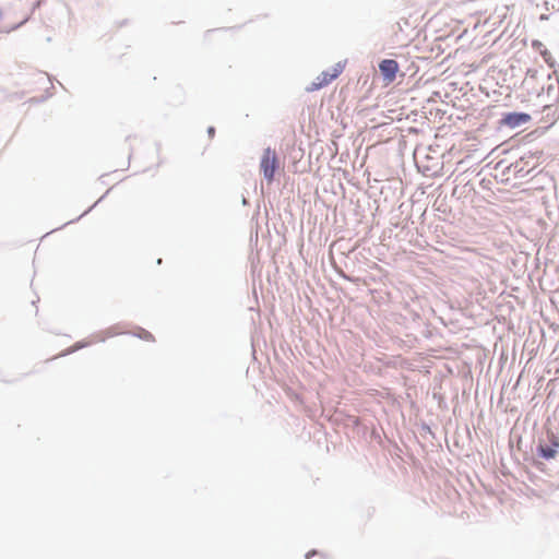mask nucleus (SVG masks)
I'll return each instance as SVG.
<instances>
[{
    "label": "nucleus",
    "instance_id": "20e7f679",
    "mask_svg": "<svg viewBox=\"0 0 559 559\" xmlns=\"http://www.w3.org/2000/svg\"><path fill=\"white\" fill-rule=\"evenodd\" d=\"M532 116L524 111H508L502 114L499 123L501 127L515 129L531 121Z\"/></svg>",
    "mask_w": 559,
    "mask_h": 559
},
{
    "label": "nucleus",
    "instance_id": "39448f33",
    "mask_svg": "<svg viewBox=\"0 0 559 559\" xmlns=\"http://www.w3.org/2000/svg\"><path fill=\"white\" fill-rule=\"evenodd\" d=\"M122 333L123 332L120 330L119 325H112V326L108 328L106 331H104L103 333L95 335L97 337L96 340L88 341L85 338V340L78 341L76 343L73 344L70 353L85 348L96 341L105 342L107 337H112L115 335H119Z\"/></svg>",
    "mask_w": 559,
    "mask_h": 559
},
{
    "label": "nucleus",
    "instance_id": "dca6fc26",
    "mask_svg": "<svg viewBox=\"0 0 559 559\" xmlns=\"http://www.w3.org/2000/svg\"><path fill=\"white\" fill-rule=\"evenodd\" d=\"M338 275L345 280V281H348V282H352V283H355L356 280L353 277V276H349L347 275L346 273H344L343 271L338 272Z\"/></svg>",
    "mask_w": 559,
    "mask_h": 559
},
{
    "label": "nucleus",
    "instance_id": "c85d7f7f",
    "mask_svg": "<svg viewBox=\"0 0 559 559\" xmlns=\"http://www.w3.org/2000/svg\"><path fill=\"white\" fill-rule=\"evenodd\" d=\"M162 263V259H157V264H160Z\"/></svg>",
    "mask_w": 559,
    "mask_h": 559
},
{
    "label": "nucleus",
    "instance_id": "f03ea898",
    "mask_svg": "<svg viewBox=\"0 0 559 559\" xmlns=\"http://www.w3.org/2000/svg\"><path fill=\"white\" fill-rule=\"evenodd\" d=\"M536 166L537 163L534 162V155L524 154L520 159L512 163L508 169L513 173L515 178L524 179L526 177H534L533 171Z\"/></svg>",
    "mask_w": 559,
    "mask_h": 559
},
{
    "label": "nucleus",
    "instance_id": "a878e982",
    "mask_svg": "<svg viewBox=\"0 0 559 559\" xmlns=\"http://www.w3.org/2000/svg\"><path fill=\"white\" fill-rule=\"evenodd\" d=\"M527 74L533 75V71L531 69H528Z\"/></svg>",
    "mask_w": 559,
    "mask_h": 559
},
{
    "label": "nucleus",
    "instance_id": "f3484780",
    "mask_svg": "<svg viewBox=\"0 0 559 559\" xmlns=\"http://www.w3.org/2000/svg\"><path fill=\"white\" fill-rule=\"evenodd\" d=\"M532 47L536 50L540 49L544 47L543 43L538 39H533L532 40Z\"/></svg>",
    "mask_w": 559,
    "mask_h": 559
},
{
    "label": "nucleus",
    "instance_id": "1a4fd4ad",
    "mask_svg": "<svg viewBox=\"0 0 559 559\" xmlns=\"http://www.w3.org/2000/svg\"><path fill=\"white\" fill-rule=\"evenodd\" d=\"M112 188H109L94 204H92L86 211H84L79 217L74 218V219H71L69 222H67L63 226H67L69 224H72V223H75L78 222L79 219H81L83 216H85L86 214H88L97 204H99L106 197L107 194L110 192Z\"/></svg>",
    "mask_w": 559,
    "mask_h": 559
},
{
    "label": "nucleus",
    "instance_id": "ddd939ff",
    "mask_svg": "<svg viewBox=\"0 0 559 559\" xmlns=\"http://www.w3.org/2000/svg\"><path fill=\"white\" fill-rule=\"evenodd\" d=\"M538 51H539L540 56L543 57V59L545 60V62L549 67L555 66V61L552 60L551 53L547 48L543 47V48L538 49Z\"/></svg>",
    "mask_w": 559,
    "mask_h": 559
},
{
    "label": "nucleus",
    "instance_id": "0eeeda50",
    "mask_svg": "<svg viewBox=\"0 0 559 559\" xmlns=\"http://www.w3.org/2000/svg\"><path fill=\"white\" fill-rule=\"evenodd\" d=\"M539 114V121L547 123L545 128L549 129L550 127L554 126V123L557 121L559 117V106L556 104H547L543 107Z\"/></svg>",
    "mask_w": 559,
    "mask_h": 559
},
{
    "label": "nucleus",
    "instance_id": "423d86ee",
    "mask_svg": "<svg viewBox=\"0 0 559 559\" xmlns=\"http://www.w3.org/2000/svg\"><path fill=\"white\" fill-rule=\"evenodd\" d=\"M379 72L385 82H393L400 70L399 62L395 59H382L379 64Z\"/></svg>",
    "mask_w": 559,
    "mask_h": 559
},
{
    "label": "nucleus",
    "instance_id": "5701e85b",
    "mask_svg": "<svg viewBox=\"0 0 559 559\" xmlns=\"http://www.w3.org/2000/svg\"><path fill=\"white\" fill-rule=\"evenodd\" d=\"M241 203H242V205H248L249 204L248 199L243 194L241 195Z\"/></svg>",
    "mask_w": 559,
    "mask_h": 559
},
{
    "label": "nucleus",
    "instance_id": "4be33fe9",
    "mask_svg": "<svg viewBox=\"0 0 559 559\" xmlns=\"http://www.w3.org/2000/svg\"><path fill=\"white\" fill-rule=\"evenodd\" d=\"M554 91H555V86H554V84H549V85L547 86V94H548V95H550V93H551V92H554Z\"/></svg>",
    "mask_w": 559,
    "mask_h": 559
},
{
    "label": "nucleus",
    "instance_id": "cd10ccee",
    "mask_svg": "<svg viewBox=\"0 0 559 559\" xmlns=\"http://www.w3.org/2000/svg\"><path fill=\"white\" fill-rule=\"evenodd\" d=\"M547 19V15H542L540 16V20H546Z\"/></svg>",
    "mask_w": 559,
    "mask_h": 559
},
{
    "label": "nucleus",
    "instance_id": "6ab92c4d",
    "mask_svg": "<svg viewBox=\"0 0 559 559\" xmlns=\"http://www.w3.org/2000/svg\"><path fill=\"white\" fill-rule=\"evenodd\" d=\"M206 132H207L209 138L213 139L215 136L216 129H215V127L210 126V127H207Z\"/></svg>",
    "mask_w": 559,
    "mask_h": 559
},
{
    "label": "nucleus",
    "instance_id": "9b49d317",
    "mask_svg": "<svg viewBox=\"0 0 559 559\" xmlns=\"http://www.w3.org/2000/svg\"><path fill=\"white\" fill-rule=\"evenodd\" d=\"M133 336L138 337V338H141V340H144V341H150V342H154L155 341V337L154 335L148 332L147 330L143 329V328H138L136 329V332H133L131 333Z\"/></svg>",
    "mask_w": 559,
    "mask_h": 559
},
{
    "label": "nucleus",
    "instance_id": "bb28decb",
    "mask_svg": "<svg viewBox=\"0 0 559 559\" xmlns=\"http://www.w3.org/2000/svg\"><path fill=\"white\" fill-rule=\"evenodd\" d=\"M527 74L533 75V71L531 69H528Z\"/></svg>",
    "mask_w": 559,
    "mask_h": 559
},
{
    "label": "nucleus",
    "instance_id": "7ed1b4c3",
    "mask_svg": "<svg viewBox=\"0 0 559 559\" xmlns=\"http://www.w3.org/2000/svg\"><path fill=\"white\" fill-rule=\"evenodd\" d=\"M546 442L544 439H540L536 447V454L538 457L549 461L556 457L559 449V438L554 432H547Z\"/></svg>",
    "mask_w": 559,
    "mask_h": 559
},
{
    "label": "nucleus",
    "instance_id": "2eb2a0df",
    "mask_svg": "<svg viewBox=\"0 0 559 559\" xmlns=\"http://www.w3.org/2000/svg\"><path fill=\"white\" fill-rule=\"evenodd\" d=\"M46 95H41L40 97H35L33 98L36 103H41L44 100H46L47 98H49L51 96V93L47 90L46 91Z\"/></svg>",
    "mask_w": 559,
    "mask_h": 559
},
{
    "label": "nucleus",
    "instance_id": "6e6552de",
    "mask_svg": "<svg viewBox=\"0 0 559 559\" xmlns=\"http://www.w3.org/2000/svg\"><path fill=\"white\" fill-rule=\"evenodd\" d=\"M332 78L330 75V71H323L321 74L309 85L306 87L307 92L319 91L332 82Z\"/></svg>",
    "mask_w": 559,
    "mask_h": 559
},
{
    "label": "nucleus",
    "instance_id": "4468645a",
    "mask_svg": "<svg viewBox=\"0 0 559 559\" xmlns=\"http://www.w3.org/2000/svg\"><path fill=\"white\" fill-rule=\"evenodd\" d=\"M347 420H348V423H349L353 427H359V426H360V419H359L357 416L348 415V416H347Z\"/></svg>",
    "mask_w": 559,
    "mask_h": 559
},
{
    "label": "nucleus",
    "instance_id": "b1692460",
    "mask_svg": "<svg viewBox=\"0 0 559 559\" xmlns=\"http://www.w3.org/2000/svg\"><path fill=\"white\" fill-rule=\"evenodd\" d=\"M316 554H318V550L312 549V550H310V551L306 555V557H307V559H308L310 556H313V555H316Z\"/></svg>",
    "mask_w": 559,
    "mask_h": 559
},
{
    "label": "nucleus",
    "instance_id": "a211bd4d",
    "mask_svg": "<svg viewBox=\"0 0 559 559\" xmlns=\"http://www.w3.org/2000/svg\"><path fill=\"white\" fill-rule=\"evenodd\" d=\"M28 19H29V17H28V16H26V17H25L23 21H21L20 23L14 24V25L11 27V29H12V31H16V29H19L20 27H22V26H23V25L28 21Z\"/></svg>",
    "mask_w": 559,
    "mask_h": 559
},
{
    "label": "nucleus",
    "instance_id": "393cba45",
    "mask_svg": "<svg viewBox=\"0 0 559 559\" xmlns=\"http://www.w3.org/2000/svg\"><path fill=\"white\" fill-rule=\"evenodd\" d=\"M418 443H419L420 448H421L423 450H425V448H426V447H425V444H424V443H421V442H418Z\"/></svg>",
    "mask_w": 559,
    "mask_h": 559
},
{
    "label": "nucleus",
    "instance_id": "f8f14e48",
    "mask_svg": "<svg viewBox=\"0 0 559 559\" xmlns=\"http://www.w3.org/2000/svg\"><path fill=\"white\" fill-rule=\"evenodd\" d=\"M346 60L344 61H338L336 62L333 67H332V70L330 71V75L332 78V80L334 81L335 79H337L342 72L344 71L345 69V66H346Z\"/></svg>",
    "mask_w": 559,
    "mask_h": 559
},
{
    "label": "nucleus",
    "instance_id": "412c9836",
    "mask_svg": "<svg viewBox=\"0 0 559 559\" xmlns=\"http://www.w3.org/2000/svg\"><path fill=\"white\" fill-rule=\"evenodd\" d=\"M40 3H41V1H40V0H36V1H34V2H33V5H32L33 11H34L35 9L39 8V7H40Z\"/></svg>",
    "mask_w": 559,
    "mask_h": 559
},
{
    "label": "nucleus",
    "instance_id": "f257e3e1",
    "mask_svg": "<svg viewBox=\"0 0 559 559\" xmlns=\"http://www.w3.org/2000/svg\"><path fill=\"white\" fill-rule=\"evenodd\" d=\"M280 166V158L276 151L270 146L264 148L260 159V171L267 183H272L275 180V175Z\"/></svg>",
    "mask_w": 559,
    "mask_h": 559
},
{
    "label": "nucleus",
    "instance_id": "aec40b11",
    "mask_svg": "<svg viewBox=\"0 0 559 559\" xmlns=\"http://www.w3.org/2000/svg\"><path fill=\"white\" fill-rule=\"evenodd\" d=\"M527 155H534V160H537L543 155V151L530 152Z\"/></svg>",
    "mask_w": 559,
    "mask_h": 559
},
{
    "label": "nucleus",
    "instance_id": "9d476101",
    "mask_svg": "<svg viewBox=\"0 0 559 559\" xmlns=\"http://www.w3.org/2000/svg\"><path fill=\"white\" fill-rule=\"evenodd\" d=\"M419 433L423 439H427L428 436L431 437V439H436V433L426 421L419 424Z\"/></svg>",
    "mask_w": 559,
    "mask_h": 559
}]
</instances>
